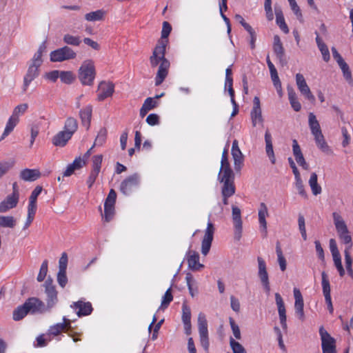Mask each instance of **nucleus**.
<instances>
[{"label": "nucleus", "instance_id": "nucleus-46", "mask_svg": "<svg viewBox=\"0 0 353 353\" xmlns=\"http://www.w3.org/2000/svg\"><path fill=\"white\" fill-rule=\"evenodd\" d=\"M61 82L65 84H71L75 80V75L71 71H60L59 77Z\"/></svg>", "mask_w": 353, "mask_h": 353}, {"label": "nucleus", "instance_id": "nucleus-61", "mask_svg": "<svg viewBox=\"0 0 353 353\" xmlns=\"http://www.w3.org/2000/svg\"><path fill=\"white\" fill-rule=\"evenodd\" d=\"M68 265V255L65 252L62 253L59 261V271L66 272Z\"/></svg>", "mask_w": 353, "mask_h": 353}, {"label": "nucleus", "instance_id": "nucleus-22", "mask_svg": "<svg viewBox=\"0 0 353 353\" xmlns=\"http://www.w3.org/2000/svg\"><path fill=\"white\" fill-rule=\"evenodd\" d=\"M70 327V321L66 317L63 318V322L57 323L50 326L48 330L47 335L56 336L59 335L63 331Z\"/></svg>", "mask_w": 353, "mask_h": 353}, {"label": "nucleus", "instance_id": "nucleus-24", "mask_svg": "<svg viewBox=\"0 0 353 353\" xmlns=\"http://www.w3.org/2000/svg\"><path fill=\"white\" fill-rule=\"evenodd\" d=\"M92 115V105H87L80 110L79 116L81 119L82 125L85 126L87 130L89 129Z\"/></svg>", "mask_w": 353, "mask_h": 353}, {"label": "nucleus", "instance_id": "nucleus-48", "mask_svg": "<svg viewBox=\"0 0 353 353\" xmlns=\"http://www.w3.org/2000/svg\"><path fill=\"white\" fill-rule=\"evenodd\" d=\"M185 281L187 283V285L189 290V292L190 295L193 297L195 294L198 293L197 287L195 286L194 288L193 285L195 283V281L193 279V276L190 273H188L185 276Z\"/></svg>", "mask_w": 353, "mask_h": 353}, {"label": "nucleus", "instance_id": "nucleus-50", "mask_svg": "<svg viewBox=\"0 0 353 353\" xmlns=\"http://www.w3.org/2000/svg\"><path fill=\"white\" fill-rule=\"evenodd\" d=\"M232 211L234 225H236V227L240 228L241 225H242L241 210L238 207L233 205L232 207Z\"/></svg>", "mask_w": 353, "mask_h": 353}, {"label": "nucleus", "instance_id": "nucleus-18", "mask_svg": "<svg viewBox=\"0 0 353 353\" xmlns=\"http://www.w3.org/2000/svg\"><path fill=\"white\" fill-rule=\"evenodd\" d=\"M294 296L295 299L294 310L299 319L301 321L305 320V314L303 310L304 302L300 290L297 288L294 289Z\"/></svg>", "mask_w": 353, "mask_h": 353}, {"label": "nucleus", "instance_id": "nucleus-28", "mask_svg": "<svg viewBox=\"0 0 353 353\" xmlns=\"http://www.w3.org/2000/svg\"><path fill=\"white\" fill-rule=\"evenodd\" d=\"M41 176V172L37 169L26 168L21 171L20 178L26 181H34Z\"/></svg>", "mask_w": 353, "mask_h": 353}, {"label": "nucleus", "instance_id": "nucleus-44", "mask_svg": "<svg viewBox=\"0 0 353 353\" xmlns=\"http://www.w3.org/2000/svg\"><path fill=\"white\" fill-rule=\"evenodd\" d=\"M107 134H108V131H107L106 128H101L97 134V136L94 140L92 148H94L95 146H101L106 141Z\"/></svg>", "mask_w": 353, "mask_h": 353}, {"label": "nucleus", "instance_id": "nucleus-30", "mask_svg": "<svg viewBox=\"0 0 353 353\" xmlns=\"http://www.w3.org/2000/svg\"><path fill=\"white\" fill-rule=\"evenodd\" d=\"M287 90L288 99L292 108L296 112L300 111L301 109V105L298 100L296 93L295 92L294 88L292 86L288 85L287 87Z\"/></svg>", "mask_w": 353, "mask_h": 353}, {"label": "nucleus", "instance_id": "nucleus-54", "mask_svg": "<svg viewBox=\"0 0 353 353\" xmlns=\"http://www.w3.org/2000/svg\"><path fill=\"white\" fill-rule=\"evenodd\" d=\"M48 261L47 260H44L41 265L40 270L37 278L39 282H41L45 279L48 272Z\"/></svg>", "mask_w": 353, "mask_h": 353}, {"label": "nucleus", "instance_id": "nucleus-23", "mask_svg": "<svg viewBox=\"0 0 353 353\" xmlns=\"http://www.w3.org/2000/svg\"><path fill=\"white\" fill-rule=\"evenodd\" d=\"M314 139L316 147L324 154L327 155L333 154V150L331 147L327 143L323 132L315 134Z\"/></svg>", "mask_w": 353, "mask_h": 353}, {"label": "nucleus", "instance_id": "nucleus-52", "mask_svg": "<svg viewBox=\"0 0 353 353\" xmlns=\"http://www.w3.org/2000/svg\"><path fill=\"white\" fill-rule=\"evenodd\" d=\"M251 119L252 125L256 127L257 124L263 125V119L262 117L261 110H252Z\"/></svg>", "mask_w": 353, "mask_h": 353}, {"label": "nucleus", "instance_id": "nucleus-32", "mask_svg": "<svg viewBox=\"0 0 353 353\" xmlns=\"http://www.w3.org/2000/svg\"><path fill=\"white\" fill-rule=\"evenodd\" d=\"M316 42L319 50L321 52L323 59L325 62H328L330 59V51L327 45L323 41L322 39L319 37V34L316 32Z\"/></svg>", "mask_w": 353, "mask_h": 353}, {"label": "nucleus", "instance_id": "nucleus-39", "mask_svg": "<svg viewBox=\"0 0 353 353\" xmlns=\"http://www.w3.org/2000/svg\"><path fill=\"white\" fill-rule=\"evenodd\" d=\"M317 180V174L315 172L312 173L308 183L314 195H318L321 192V187L318 184Z\"/></svg>", "mask_w": 353, "mask_h": 353}, {"label": "nucleus", "instance_id": "nucleus-8", "mask_svg": "<svg viewBox=\"0 0 353 353\" xmlns=\"http://www.w3.org/2000/svg\"><path fill=\"white\" fill-rule=\"evenodd\" d=\"M319 334L323 353H336L335 339L323 327H320Z\"/></svg>", "mask_w": 353, "mask_h": 353}, {"label": "nucleus", "instance_id": "nucleus-9", "mask_svg": "<svg viewBox=\"0 0 353 353\" xmlns=\"http://www.w3.org/2000/svg\"><path fill=\"white\" fill-rule=\"evenodd\" d=\"M43 286L45 288V292L47 295V305L48 308L53 307L58 301L57 291L55 286L53 285V280L52 278L48 277L45 281Z\"/></svg>", "mask_w": 353, "mask_h": 353}, {"label": "nucleus", "instance_id": "nucleus-47", "mask_svg": "<svg viewBox=\"0 0 353 353\" xmlns=\"http://www.w3.org/2000/svg\"><path fill=\"white\" fill-rule=\"evenodd\" d=\"M28 313V311L24 303L23 305L19 306L16 310H14L13 319L14 321H19L22 319Z\"/></svg>", "mask_w": 353, "mask_h": 353}, {"label": "nucleus", "instance_id": "nucleus-7", "mask_svg": "<svg viewBox=\"0 0 353 353\" xmlns=\"http://www.w3.org/2000/svg\"><path fill=\"white\" fill-rule=\"evenodd\" d=\"M198 330L201 345L205 350H208L210 345L208 323L203 313H199L198 316Z\"/></svg>", "mask_w": 353, "mask_h": 353}, {"label": "nucleus", "instance_id": "nucleus-59", "mask_svg": "<svg viewBox=\"0 0 353 353\" xmlns=\"http://www.w3.org/2000/svg\"><path fill=\"white\" fill-rule=\"evenodd\" d=\"M172 299L173 296L171 292V288H169L167 290L164 296H163L161 307H167Z\"/></svg>", "mask_w": 353, "mask_h": 353}, {"label": "nucleus", "instance_id": "nucleus-45", "mask_svg": "<svg viewBox=\"0 0 353 353\" xmlns=\"http://www.w3.org/2000/svg\"><path fill=\"white\" fill-rule=\"evenodd\" d=\"M18 122L19 119H17L16 118L11 116L7 122L6 126L5 128L4 132L2 134L1 139H4L12 131L14 127L18 123Z\"/></svg>", "mask_w": 353, "mask_h": 353}, {"label": "nucleus", "instance_id": "nucleus-34", "mask_svg": "<svg viewBox=\"0 0 353 353\" xmlns=\"http://www.w3.org/2000/svg\"><path fill=\"white\" fill-rule=\"evenodd\" d=\"M268 214V211L266 205L264 203H261L259 210V221L261 227L265 232L267 230V222L265 218Z\"/></svg>", "mask_w": 353, "mask_h": 353}, {"label": "nucleus", "instance_id": "nucleus-57", "mask_svg": "<svg viewBox=\"0 0 353 353\" xmlns=\"http://www.w3.org/2000/svg\"><path fill=\"white\" fill-rule=\"evenodd\" d=\"M28 109V104L27 103H23L21 105H17L14 108L12 117L16 118L17 119H19V117L20 114H23Z\"/></svg>", "mask_w": 353, "mask_h": 353}, {"label": "nucleus", "instance_id": "nucleus-26", "mask_svg": "<svg viewBox=\"0 0 353 353\" xmlns=\"http://www.w3.org/2000/svg\"><path fill=\"white\" fill-rule=\"evenodd\" d=\"M199 255L195 251H189L188 254V263L189 268L192 270H198L203 268L204 265L199 262Z\"/></svg>", "mask_w": 353, "mask_h": 353}, {"label": "nucleus", "instance_id": "nucleus-14", "mask_svg": "<svg viewBox=\"0 0 353 353\" xmlns=\"http://www.w3.org/2000/svg\"><path fill=\"white\" fill-rule=\"evenodd\" d=\"M296 83L301 94L311 102H314L315 101V97L312 94L303 74L300 73L296 74Z\"/></svg>", "mask_w": 353, "mask_h": 353}, {"label": "nucleus", "instance_id": "nucleus-55", "mask_svg": "<svg viewBox=\"0 0 353 353\" xmlns=\"http://www.w3.org/2000/svg\"><path fill=\"white\" fill-rule=\"evenodd\" d=\"M182 310V321L183 324H188V323H191V312L190 307L187 305L183 304Z\"/></svg>", "mask_w": 353, "mask_h": 353}, {"label": "nucleus", "instance_id": "nucleus-43", "mask_svg": "<svg viewBox=\"0 0 353 353\" xmlns=\"http://www.w3.org/2000/svg\"><path fill=\"white\" fill-rule=\"evenodd\" d=\"M16 225V219L12 216H0V227L13 228Z\"/></svg>", "mask_w": 353, "mask_h": 353}, {"label": "nucleus", "instance_id": "nucleus-36", "mask_svg": "<svg viewBox=\"0 0 353 353\" xmlns=\"http://www.w3.org/2000/svg\"><path fill=\"white\" fill-rule=\"evenodd\" d=\"M114 204L113 201L108 202V200L105 199L104 203V219L106 222H109L112 220L114 213Z\"/></svg>", "mask_w": 353, "mask_h": 353}, {"label": "nucleus", "instance_id": "nucleus-10", "mask_svg": "<svg viewBox=\"0 0 353 353\" xmlns=\"http://www.w3.org/2000/svg\"><path fill=\"white\" fill-rule=\"evenodd\" d=\"M140 183V176L134 173L125 178L120 185V191L125 195H128Z\"/></svg>", "mask_w": 353, "mask_h": 353}, {"label": "nucleus", "instance_id": "nucleus-2", "mask_svg": "<svg viewBox=\"0 0 353 353\" xmlns=\"http://www.w3.org/2000/svg\"><path fill=\"white\" fill-rule=\"evenodd\" d=\"M46 45L45 42H43L39 47L38 50L34 54L30 63L28 66V69L26 74L23 79V91H26L30 83L38 77L39 74V68L43 63L42 55L46 52Z\"/></svg>", "mask_w": 353, "mask_h": 353}, {"label": "nucleus", "instance_id": "nucleus-1", "mask_svg": "<svg viewBox=\"0 0 353 353\" xmlns=\"http://www.w3.org/2000/svg\"><path fill=\"white\" fill-rule=\"evenodd\" d=\"M168 41L159 40L150 57L152 68H156L159 63V70L155 77V85H160L168 74L170 61L165 57V48Z\"/></svg>", "mask_w": 353, "mask_h": 353}, {"label": "nucleus", "instance_id": "nucleus-20", "mask_svg": "<svg viewBox=\"0 0 353 353\" xmlns=\"http://www.w3.org/2000/svg\"><path fill=\"white\" fill-rule=\"evenodd\" d=\"M19 201V196L13 194H8L5 199L0 202V212H6L15 208Z\"/></svg>", "mask_w": 353, "mask_h": 353}, {"label": "nucleus", "instance_id": "nucleus-58", "mask_svg": "<svg viewBox=\"0 0 353 353\" xmlns=\"http://www.w3.org/2000/svg\"><path fill=\"white\" fill-rule=\"evenodd\" d=\"M172 30V27L168 21H164L163 23V28L161 31V39L160 40H167L168 37L169 36L170 32Z\"/></svg>", "mask_w": 353, "mask_h": 353}, {"label": "nucleus", "instance_id": "nucleus-13", "mask_svg": "<svg viewBox=\"0 0 353 353\" xmlns=\"http://www.w3.org/2000/svg\"><path fill=\"white\" fill-rule=\"evenodd\" d=\"M214 232V228L211 222H208L207 228L205 231V234L201 243V253L206 256L211 248L213 236Z\"/></svg>", "mask_w": 353, "mask_h": 353}, {"label": "nucleus", "instance_id": "nucleus-29", "mask_svg": "<svg viewBox=\"0 0 353 353\" xmlns=\"http://www.w3.org/2000/svg\"><path fill=\"white\" fill-rule=\"evenodd\" d=\"M308 125L312 136L322 132L320 123L313 112H310L308 114Z\"/></svg>", "mask_w": 353, "mask_h": 353}, {"label": "nucleus", "instance_id": "nucleus-16", "mask_svg": "<svg viewBox=\"0 0 353 353\" xmlns=\"http://www.w3.org/2000/svg\"><path fill=\"white\" fill-rule=\"evenodd\" d=\"M321 279L323 294L325 297V303L327 305V309L329 310L330 312L332 313L334 309L330 295V284L327 278V275L325 272L321 273Z\"/></svg>", "mask_w": 353, "mask_h": 353}, {"label": "nucleus", "instance_id": "nucleus-64", "mask_svg": "<svg viewBox=\"0 0 353 353\" xmlns=\"http://www.w3.org/2000/svg\"><path fill=\"white\" fill-rule=\"evenodd\" d=\"M57 281L59 285L64 288L68 282L66 272L59 271L57 274Z\"/></svg>", "mask_w": 353, "mask_h": 353}, {"label": "nucleus", "instance_id": "nucleus-5", "mask_svg": "<svg viewBox=\"0 0 353 353\" xmlns=\"http://www.w3.org/2000/svg\"><path fill=\"white\" fill-rule=\"evenodd\" d=\"M218 179L221 183V195L225 196H232L234 194L236 188L234 185V174L230 173L228 172L225 174H219Z\"/></svg>", "mask_w": 353, "mask_h": 353}, {"label": "nucleus", "instance_id": "nucleus-42", "mask_svg": "<svg viewBox=\"0 0 353 353\" xmlns=\"http://www.w3.org/2000/svg\"><path fill=\"white\" fill-rule=\"evenodd\" d=\"M276 252L277 260H278V263L280 266V269L281 271L283 272L286 270L287 263H286L285 258L284 257V256L283 254L282 250L281 248L279 242L276 243Z\"/></svg>", "mask_w": 353, "mask_h": 353}, {"label": "nucleus", "instance_id": "nucleus-37", "mask_svg": "<svg viewBox=\"0 0 353 353\" xmlns=\"http://www.w3.org/2000/svg\"><path fill=\"white\" fill-rule=\"evenodd\" d=\"M42 188L41 186H37L32 192L29 198V204L28 206V209L37 210V199L38 196L41 194Z\"/></svg>", "mask_w": 353, "mask_h": 353}, {"label": "nucleus", "instance_id": "nucleus-25", "mask_svg": "<svg viewBox=\"0 0 353 353\" xmlns=\"http://www.w3.org/2000/svg\"><path fill=\"white\" fill-rule=\"evenodd\" d=\"M71 307L78 310L77 314L79 316L89 315L92 311V307L90 302L79 301L73 303Z\"/></svg>", "mask_w": 353, "mask_h": 353}, {"label": "nucleus", "instance_id": "nucleus-41", "mask_svg": "<svg viewBox=\"0 0 353 353\" xmlns=\"http://www.w3.org/2000/svg\"><path fill=\"white\" fill-rule=\"evenodd\" d=\"M232 158L234 159V165L236 170H240L243 163V155L241 150L232 151Z\"/></svg>", "mask_w": 353, "mask_h": 353}, {"label": "nucleus", "instance_id": "nucleus-12", "mask_svg": "<svg viewBox=\"0 0 353 353\" xmlns=\"http://www.w3.org/2000/svg\"><path fill=\"white\" fill-rule=\"evenodd\" d=\"M102 161L103 156L101 154L92 157V169L86 181L89 188H92L100 172Z\"/></svg>", "mask_w": 353, "mask_h": 353}, {"label": "nucleus", "instance_id": "nucleus-38", "mask_svg": "<svg viewBox=\"0 0 353 353\" xmlns=\"http://www.w3.org/2000/svg\"><path fill=\"white\" fill-rule=\"evenodd\" d=\"M105 12L103 10H97L85 14V19L88 21H101L104 19Z\"/></svg>", "mask_w": 353, "mask_h": 353}, {"label": "nucleus", "instance_id": "nucleus-19", "mask_svg": "<svg viewBox=\"0 0 353 353\" xmlns=\"http://www.w3.org/2000/svg\"><path fill=\"white\" fill-rule=\"evenodd\" d=\"M273 50L281 65L282 66L286 65L287 61L285 57V50L278 35L274 37Z\"/></svg>", "mask_w": 353, "mask_h": 353}, {"label": "nucleus", "instance_id": "nucleus-17", "mask_svg": "<svg viewBox=\"0 0 353 353\" xmlns=\"http://www.w3.org/2000/svg\"><path fill=\"white\" fill-rule=\"evenodd\" d=\"M275 301L278 308V313L280 320V323L283 330L286 331L288 329L286 322V310L283 300L279 293H275Z\"/></svg>", "mask_w": 353, "mask_h": 353}, {"label": "nucleus", "instance_id": "nucleus-51", "mask_svg": "<svg viewBox=\"0 0 353 353\" xmlns=\"http://www.w3.org/2000/svg\"><path fill=\"white\" fill-rule=\"evenodd\" d=\"M230 345L233 353H247L245 347L232 337L230 339Z\"/></svg>", "mask_w": 353, "mask_h": 353}, {"label": "nucleus", "instance_id": "nucleus-4", "mask_svg": "<svg viewBox=\"0 0 353 353\" xmlns=\"http://www.w3.org/2000/svg\"><path fill=\"white\" fill-rule=\"evenodd\" d=\"M333 215L334 224L337 232L339 234V238L342 243L345 244V250H351L352 247V237L349 234V231L347 230L345 223L341 218V216L337 215L336 213H334Z\"/></svg>", "mask_w": 353, "mask_h": 353}, {"label": "nucleus", "instance_id": "nucleus-53", "mask_svg": "<svg viewBox=\"0 0 353 353\" xmlns=\"http://www.w3.org/2000/svg\"><path fill=\"white\" fill-rule=\"evenodd\" d=\"M332 257H333V261H334V265H335L337 270L339 271V275L341 276H343L345 274V270H344L342 263H341V258L340 253L333 254Z\"/></svg>", "mask_w": 353, "mask_h": 353}, {"label": "nucleus", "instance_id": "nucleus-40", "mask_svg": "<svg viewBox=\"0 0 353 353\" xmlns=\"http://www.w3.org/2000/svg\"><path fill=\"white\" fill-rule=\"evenodd\" d=\"M78 129V122L76 119L69 117L67 118L64 125V130L68 132L72 135Z\"/></svg>", "mask_w": 353, "mask_h": 353}, {"label": "nucleus", "instance_id": "nucleus-35", "mask_svg": "<svg viewBox=\"0 0 353 353\" xmlns=\"http://www.w3.org/2000/svg\"><path fill=\"white\" fill-rule=\"evenodd\" d=\"M226 172H228V174L234 173L230 168V163L228 161V150L225 149L222 153L221 168L219 174H225L226 173Z\"/></svg>", "mask_w": 353, "mask_h": 353}, {"label": "nucleus", "instance_id": "nucleus-49", "mask_svg": "<svg viewBox=\"0 0 353 353\" xmlns=\"http://www.w3.org/2000/svg\"><path fill=\"white\" fill-rule=\"evenodd\" d=\"M63 41L67 45L79 46L81 42L79 37L71 35L70 34H65L63 37Z\"/></svg>", "mask_w": 353, "mask_h": 353}, {"label": "nucleus", "instance_id": "nucleus-33", "mask_svg": "<svg viewBox=\"0 0 353 353\" xmlns=\"http://www.w3.org/2000/svg\"><path fill=\"white\" fill-rule=\"evenodd\" d=\"M274 10L277 25L279 26V28L283 32L288 33L289 29L287 24L285 22L284 17L281 9L279 7H275Z\"/></svg>", "mask_w": 353, "mask_h": 353}, {"label": "nucleus", "instance_id": "nucleus-60", "mask_svg": "<svg viewBox=\"0 0 353 353\" xmlns=\"http://www.w3.org/2000/svg\"><path fill=\"white\" fill-rule=\"evenodd\" d=\"M339 67L341 68L343 72L345 79L349 82L352 81V73L351 71L350 70L348 65L346 63H344L343 64H341Z\"/></svg>", "mask_w": 353, "mask_h": 353}, {"label": "nucleus", "instance_id": "nucleus-6", "mask_svg": "<svg viewBox=\"0 0 353 353\" xmlns=\"http://www.w3.org/2000/svg\"><path fill=\"white\" fill-rule=\"evenodd\" d=\"M76 57L77 53L68 46L53 50L50 54V59L52 62H63Z\"/></svg>", "mask_w": 353, "mask_h": 353}, {"label": "nucleus", "instance_id": "nucleus-11", "mask_svg": "<svg viewBox=\"0 0 353 353\" xmlns=\"http://www.w3.org/2000/svg\"><path fill=\"white\" fill-rule=\"evenodd\" d=\"M258 265H259V272L258 275L261 280V284L263 287V289L268 295L270 294V285L269 281L268 274L266 269V264L265 261L260 256L257 258Z\"/></svg>", "mask_w": 353, "mask_h": 353}, {"label": "nucleus", "instance_id": "nucleus-27", "mask_svg": "<svg viewBox=\"0 0 353 353\" xmlns=\"http://www.w3.org/2000/svg\"><path fill=\"white\" fill-rule=\"evenodd\" d=\"M72 135L65 130L57 133L52 139V143L56 146L63 147L71 139Z\"/></svg>", "mask_w": 353, "mask_h": 353}, {"label": "nucleus", "instance_id": "nucleus-21", "mask_svg": "<svg viewBox=\"0 0 353 353\" xmlns=\"http://www.w3.org/2000/svg\"><path fill=\"white\" fill-rule=\"evenodd\" d=\"M28 312L37 313L45 312L44 303L37 298H29L25 302Z\"/></svg>", "mask_w": 353, "mask_h": 353}, {"label": "nucleus", "instance_id": "nucleus-63", "mask_svg": "<svg viewBox=\"0 0 353 353\" xmlns=\"http://www.w3.org/2000/svg\"><path fill=\"white\" fill-rule=\"evenodd\" d=\"M14 163L10 162H0V179L12 168Z\"/></svg>", "mask_w": 353, "mask_h": 353}, {"label": "nucleus", "instance_id": "nucleus-56", "mask_svg": "<svg viewBox=\"0 0 353 353\" xmlns=\"http://www.w3.org/2000/svg\"><path fill=\"white\" fill-rule=\"evenodd\" d=\"M229 322L232 330V333L235 339L240 340L241 339V331L239 327L237 324H236L234 320L232 318H229Z\"/></svg>", "mask_w": 353, "mask_h": 353}, {"label": "nucleus", "instance_id": "nucleus-3", "mask_svg": "<svg viewBox=\"0 0 353 353\" xmlns=\"http://www.w3.org/2000/svg\"><path fill=\"white\" fill-rule=\"evenodd\" d=\"M96 75L95 67L92 60L84 61L79 69L78 77L84 85H92Z\"/></svg>", "mask_w": 353, "mask_h": 353}, {"label": "nucleus", "instance_id": "nucleus-62", "mask_svg": "<svg viewBox=\"0 0 353 353\" xmlns=\"http://www.w3.org/2000/svg\"><path fill=\"white\" fill-rule=\"evenodd\" d=\"M36 211L37 210H34L28 208V216H27L26 221L23 225V230H26L30 227V225H31V223H32V221L34 219V215H35Z\"/></svg>", "mask_w": 353, "mask_h": 353}, {"label": "nucleus", "instance_id": "nucleus-15", "mask_svg": "<svg viewBox=\"0 0 353 353\" xmlns=\"http://www.w3.org/2000/svg\"><path fill=\"white\" fill-rule=\"evenodd\" d=\"M114 91V85L110 81H103L98 86L97 100L102 101L112 95Z\"/></svg>", "mask_w": 353, "mask_h": 353}, {"label": "nucleus", "instance_id": "nucleus-31", "mask_svg": "<svg viewBox=\"0 0 353 353\" xmlns=\"http://www.w3.org/2000/svg\"><path fill=\"white\" fill-rule=\"evenodd\" d=\"M265 151L266 154L270 158L272 163L274 164L276 161L273 146L272 143V137L268 130L265 132Z\"/></svg>", "mask_w": 353, "mask_h": 353}]
</instances>
